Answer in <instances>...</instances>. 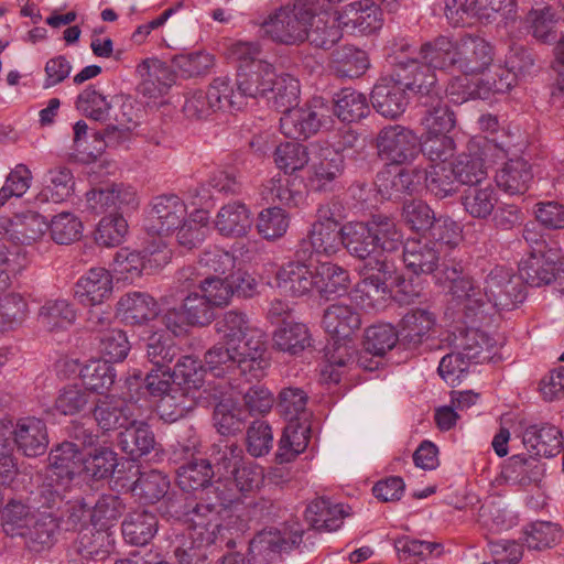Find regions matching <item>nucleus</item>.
<instances>
[{
	"label": "nucleus",
	"mask_w": 564,
	"mask_h": 564,
	"mask_svg": "<svg viewBox=\"0 0 564 564\" xmlns=\"http://www.w3.org/2000/svg\"><path fill=\"white\" fill-rule=\"evenodd\" d=\"M83 454L79 453L77 445L70 442H64L52 449L48 455L50 467L58 477L73 478L82 471Z\"/></svg>",
	"instance_id": "nucleus-59"
},
{
	"label": "nucleus",
	"mask_w": 564,
	"mask_h": 564,
	"mask_svg": "<svg viewBox=\"0 0 564 564\" xmlns=\"http://www.w3.org/2000/svg\"><path fill=\"white\" fill-rule=\"evenodd\" d=\"M229 90V79L227 77H218L213 80L206 91L195 90L189 93L183 106L185 116L194 119H204L218 110H230Z\"/></svg>",
	"instance_id": "nucleus-16"
},
{
	"label": "nucleus",
	"mask_w": 564,
	"mask_h": 564,
	"mask_svg": "<svg viewBox=\"0 0 564 564\" xmlns=\"http://www.w3.org/2000/svg\"><path fill=\"white\" fill-rule=\"evenodd\" d=\"M209 216L204 209H196L176 228L177 242L186 248L197 247L209 231Z\"/></svg>",
	"instance_id": "nucleus-57"
},
{
	"label": "nucleus",
	"mask_w": 564,
	"mask_h": 564,
	"mask_svg": "<svg viewBox=\"0 0 564 564\" xmlns=\"http://www.w3.org/2000/svg\"><path fill=\"white\" fill-rule=\"evenodd\" d=\"M238 350L241 349L234 345H226L225 341L215 344L205 354L206 372L216 378L225 377L237 369L241 372L240 360L247 355H241Z\"/></svg>",
	"instance_id": "nucleus-46"
},
{
	"label": "nucleus",
	"mask_w": 564,
	"mask_h": 564,
	"mask_svg": "<svg viewBox=\"0 0 564 564\" xmlns=\"http://www.w3.org/2000/svg\"><path fill=\"white\" fill-rule=\"evenodd\" d=\"M405 90H408L405 85L395 74L380 78L371 91L373 108L386 118H398L405 111L409 104Z\"/></svg>",
	"instance_id": "nucleus-22"
},
{
	"label": "nucleus",
	"mask_w": 564,
	"mask_h": 564,
	"mask_svg": "<svg viewBox=\"0 0 564 564\" xmlns=\"http://www.w3.org/2000/svg\"><path fill=\"white\" fill-rule=\"evenodd\" d=\"M83 433V445L91 447L83 455L82 470L95 479H106L112 476L118 466L117 453L110 446H95L97 438L93 432L79 431Z\"/></svg>",
	"instance_id": "nucleus-25"
},
{
	"label": "nucleus",
	"mask_w": 564,
	"mask_h": 564,
	"mask_svg": "<svg viewBox=\"0 0 564 564\" xmlns=\"http://www.w3.org/2000/svg\"><path fill=\"white\" fill-rule=\"evenodd\" d=\"M137 72L141 78L138 91L148 98L163 96L175 80L170 66L158 58L143 61L138 65Z\"/></svg>",
	"instance_id": "nucleus-26"
},
{
	"label": "nucleus",
	"mask_w": 564,
	"mask_h": 564,
	"mask_svg": "<svg viewBox=\"0 0 564 564\" xmlns=\"http://www.w3.org/2000/svg\"><path fill=\"white\" fill-rule=\"evenodd\" d=\"M395 76L401 78L406 89L421 95H430L436 86L435 70L417 58L398 55L393 58Z\"/></svg>",
	"instance_id": "nucleus-23"
},
{
	"label": "nucleus",
	"mask_w": 564,
	"mask_h": 564,
	"mask_svg": "<svg viewBox=\"0 0 564 564\" xmlns=\"http://www.w3.org/2000/svg\"><path fill=\"white\" fill-rule=\"evenodd\" d=\"M519 79L518 75L505 63L503 66L497 67L490 79L475 85H463V79L453 78L446 91L453 102L463 104L469 99H487L491 93H508L518 84Z\"/></svg>",
	"instance_id": "nucleus-11"
},
{
	"label": "nucleus",
	"mask_w": 564,
	"mask_h": 564,
	"mask_svg": "<svg viewBox=\"0 0 564 564\" xmlns=\"http://www.w3.org/2000/svg\"><path fill=\"white\" fill-rule=\"evenodd\" d=\"M341 25L340 15L336 18L325 11L316 13L312 9L306 41H310L315 47L328 50L341 39Z\"/></svg>",
	"instance_id": "nucleus-41"
},
{
	"label": "nucleus",
	"mask_w": 564,
	"mask_h": 564,
	"mask_svg": "<svg viewBox=\"0 0 564 564\" xmlns=\"http://www.w3.org/2000/svg\"><path fill=\"white\" fill-rule=\"evenodd\" d=\"M390 268L386 258H376L375 265L369 262L362 272V280L357 283L351 299L361 307L373 308L387 294V281Z\"/></svg>",
	"instance_id": "nucleus-19"
},
{
	"label": "nucleus",
	"mask_w": 564,
	"mask_h": 564,
	"mask_svg": "<svg viewBox=\"0 0 564 564\" xmlns=\"http://www.w3.org/2000/svg\"><path fill=\"white\" fill-rule=\"evenodd\" d=\"M440 253L435 242L423 239L408 240L403 246V262L413 274H430L436 269Z\"/></svg>",
	"instance_id": "nucleus-35"
},
{
	"label": "nucleus",
	"mask_w": 564,
	"mask_h": 564,
	"mask_svg": "<svg viewBox=\"0 0 564 564\" xmlns=\"http://www.w3.org/2000/svg\"><path fill=\"white\" fill-rule=\"evenodd\" d=\"M312 8L306 4L281 7L262 23L267 35L274 42L297 45L306 41Z\"/></svg>",
	"instance_id": "nucleus-5"
},
{
	"label": "nucleus",
	"mask_w": 564,
	"mask_h": 564,
	"mask_svg": "<svg viewBox=\"0 0 564 564\" xmlns=\"http://www.w3.org/2000/svg\"><path fill=\"white\" fill-rule=\"evenodd\" d=\"M112 293V275L105 268H91L74 286L75 299L85 306H95Z\"/></svg>",
	"instance_id": "nucleus-24"
},
{
	"label": "nucleus",
	"mask_w": 564,
	"mask_h": 564,
	"mask_svg": "<svg viewBox=\"0 0 564 564\" xmlns=\"http://www.w3.org/2000/svg\"><path fill=\"white\" fill-rule=\"evenodd\" d=\"M332 122L330 107L322 97H314L302 107L284 111L280 118L281 132L291 139H308Z\"/></svg>",
	"instance_id": "nucleus-4"
},
{
	"label": "nucleus",
	"mask_w": 564,
	"mask_h": 564,
	"mask_svg": "<svg viewBox=\"0 0 564 564\" xmlns=\"http://www.w3.org/2000/svg\"><path fill=\"white\" fill-rule=\"evenodd\" d=\"M323 325L333 337L351 339L361 327V316L351 304L337 302L324 311Z\"/></svg>",
	"instance_id": "nucleus-28"
},
{
	"label": "nucleus",
	"mask_w": 564,
	"mask_h": 564,
	"mask_svg": "<svg viewBox=\"0 0 564 564\" xmlns=\"http://www.w3.org/2000/svg\"><path fill=\"white\" fill-rule=\"evenodd\" d=\"M499 196L490 182H484L464 189L460 204L473 219H487L498 204Z\"/></svg>",
	"instance_id": "nucleus-33"
},
{
	"label": "nucleus",
	"mask_w": 564,
	"mask_h": 564,
	"mask_svg": "<svg viewBox=\"0 0 564 564\" xmlns=\"http://www.w3.org/2000/svg\"><path fill=\"white\" fill-rule=\"evenodd\" d=\"M343 235L344 247L350 256L360 260L369 259L372 265L376 258H383L377 250L366 221L344 225Z\"/></svg>",
	"instance_id": "nucleus-42"
},
{
	"label": "nucleus",
	"mask_w": 564,
	"mask_h": 564,
	"mask_svg": "<svg viewBox=\"0 0 564 564\" xmlns=\"http://www.w3.org/2000/svg\"><path fill=\"white\" fill-rule=\"evenodd\" d=\"M381 10L371 0H361L347 4L340 13L343 26L360 33H372L381 28Z\"/></svg>",
	"instance_id": "nucleus-34"
},
{
	"label": "nucleus",
	"mask_w": 564,
	"mask_h": 564,
	"mask_svg": "<svg viewBox=\"0 0 564 564\" xmlns=\"http://www.w3.org/2000/svg\"><path fill=\"white\" fill-rule=\"evenodd\" d=\"M10 431L12 449L14 446L28 457L41 456L46 452L48 436L46 424L37 417H22L13 427L11 422L0 421Z\"/></svg>",
	"instance_id": "nucleus-17"
},
{
	"label": "nucleus",
	"mask_w": 564,
	"mask_h": 564,
	"mask_svg": "<svg viewBox=\"0 0 564 564\" xmlns=\"http://www.w3.org/2000/svg\"><path fill=\"white\" fill-rule=\"evenodd\" d=\"M94 419L105 432L123 429L132 422L133 403L116 397L99 399L94 406Z\"/></svg>",
	"instance_id": "nucleus-31"
},
{
	"label": "nucleus",
	"mask_w": 564,
	"mask_h": 564,
	"mask_svg": "<svg viewBox=\"0 0 564 564\" xmlns=\"http://www.w3.org/2000/svg\"><path fill=\"white\" fill-rule=\"evenodd\" d=\"M343 227L334 217L332 207L326 204L317 209V220L313 224L308 236L312 252L333 256L344 246Z\"/></svg>",
	"instance_id": "nucleus-20"
},
{
	"label": "nucleus",
	"mask_w": 564,
	"mask_h": 564,
	"mask_svg": "<svg viewBox=\"0 0 564 564\" xmlns=\"http://www.w3.org/2000/svg\"><path fill=\"white\" fill-rule=\"evenodd\" d=\"M366 224L378 252H393L403 245V234L392 217L377 214Z\"/></svg>",
	"instance_id": "nucleus-48"
},
{
	"label": "nucleus",
	"mask_w": 564,
	"mask_h": 564,
	"mask_svg": "<svg viewBox=\"0 0 564 564\" xmlns=\"http://www.w3.org/2000/svg\"><path fill=\"white\" fill-rule=\"evenodd\" d=\"M377 148L384 159L394 164H404L413 161L420 153V141L411 129L393 124L379 132Z\"/></svg>",
	"instance_id": "nucleus-14"
},
{
	"label": "nucleus",
	"mask_w": 564,
	"mask_h": 564,
	"mask_svg": "<svg viewBox=\"0 0 564 564\" xmlns=\"http://www.w3.org/2000/svg\"><path fill=\"white\" fill-rule=\"evenodd\" d=\"M315 272L302 262H289L276 272V284L286 296H303L315 289Z\"/></svg>",
	"instance_id": "nucleus-32"
},
{
	"label": "nucleus",
	"mask_w": 564,
	"mask_h": 564,
	"mask_svg": "<svg viewBox=\"0 0 564 564\" xmlns=\"http://www.w3.org/2000/svg\"><path fill=\"white\" fill-rule=\"evenodd\" d=\"M216 332L226 345H234L247 357L241 362V375L246 380H259L265 375L269 366L267 357L265 335L251 327L247 315L238 311L226 312L215 324Z\"/></svg>",
	"instance_id": "nucleus-1"
},
{
	"label": "nucleus",
	"mask_w": 564,
	"mask_h": 564,
	"mask_svg": "<svg viewBox=\"0 0 564 564\" xmlns=\"http://www.w3.org/2000/svg\"><path fill=\"white\" fill-rule=\"evenodd\" d=\"M481 295L484 303L474 310H467L469 314L476 315L477 311H484L487 304L499 311H509L525 299L520 280L503 267H496L489 272Z\"/></svg>",
	"instance_id": "nucleus-8"
},
{
	"label": "nucleus",
	"mask_w": 564,
	"mask_h": 564,
	"mask_svg": "<svg viewBox=\"0 0 564 564\" xmlns=\"http://www.w3.org/2000/svg\"><path fill=\"white\" fill-rule=\"evenodd\" d=\"M425 186L437 198L453 196L458 188V180L452 163L431 164L424 171Z\"/></svg>",
	"instance_id": "nucleus-53"
},
{
	"label": "nucleus",
	"mask_w": 564,
	"mask_h": 564,
	"mask_svg": "<svg viewBox=\"0 0 564 564\" xmlns=\"http://www.w3.org/2000/svg\"><path fill=\"white\" fill-rule=\"evenodd\" d=\"M155 437L151 427L134 416L118 435V445L130 459L137 460L151 453L155 447Z\"/></svg>",
	"instance_id": "nucleus-30"
},
{
	"label": "nucleus",
	"mask_w": 564,
	"mask_h": 564,
	"mask_svg": "<svg viewBox=\"0 0 564 564\" xmlns=\"http://www.w3.org/2000/svg\"><path fill=\"white\" fill-rule=\"evenodd\" d=\"M34 520V511L19 500L9 501L1 512V522L8 535H24Z\"/></svg>",
	"instance_id": "nucleus-63"
},
{
	"label": "nucleus",
	"mask_w": 564,
	"mask_h": 564,
	"mask_svg": "<svg viewBox=\"0 0 564 564\" xmlns=\"http://www.w3.org/2000/svg\"><path fill=\"white\" fill-rule=\"evenodd\" d=\"M563 435L554 425H531L523 434L524 444L538 456L554 457L562 449Z\"/></svg>",
	"instance_id": "nucleus-47"
},
{
	"label": "nucleus",
	"mask_w": 564,
	"mask_h": 564,
	"mask_svg": "<svg viewBox=\"0 0 564 564\" xmlns=\"http://www.w3.org/2000/svg\"><path fill=\"white\" fill-rule=\"evenodd\" d=\"M455 72L464 75L463 85L469 76L484 74L495 58L494 46L484 37L465 34L456 40Z\"/></svg>",
	"instance_id": "nucleus-10"
},
{
	"label": "nucleus",
	"mask_w": 564,
	"mask_h": 564,
	"mask_svg": "<svg viewBox=\"0 0 564 564\" xmlns=\"http://www.w3.org/2000/svg\"><path fill=\"white\" fill-rule=\"evenodd\" d=\"M334 70L340 77L355 78L362 75L369 66L365 51L354 46H344L334 54Z\"/></svg>",
	"instance_id": "nucleus-62"
},
{
	"label": "nucleus",
	"mask_w": 564,
	"mask_h": 564,
	"mask_svg": "<svg viewBox=\"0 0 564 564\" xmlns=\"http://www.w3.org/2000/svg\"><path fill=\"white\" fill-rule=\"evenodd\" d=\"M274 68L268 62H253L250 65L238 67L236 90L230 85L229 106L230 111L241 110L246 100L268 97L272 90Z\"/></svg>",
	"instance_id": "nucleus-7"
},
{
	"label": "nucleus",
	"mask_w": 564,
	"mask_h": 564,
	"mask_svg": "<svg viewBox=\"0 0 564 564\" xmlns=\"http://www.w3.org/2000/svg\"><path fill=\"white\" fill-rule=\"evenodd\" d=\"M335 115L343 122H357L370 112L366 95L352 88L341 89L335 98Z\"/></svg>",
	"instance_id": "nucleus-52"
},
{
	"label": "nucleus",
	"mask_w": 564,
	"mask_h": 564,
	"mask_svg": "<svg viewBox=\"0 0 564 564\" xmlns=\"http://www.w3.org/2000/svg\"><path fill=\"white\" fill-rule=\"evenodd\" d=\"M273 341L279 350L297 355L311 345V335L305 324L290 321L275 329Z\"/></svg>",
	"instance_id": "nucleus-51"
},
{
	"label": "nucleus",
	"mask_w": 564,
	"mask_h": 564,
	"mask_svg": "<svg viewBox=\"0 0 564 564\" xmlns=\"http://www.w3.org/2000/svg\"><path fill=\"white\" fill-rule=\"evenodd\" d=\"M456 40L438 35L424 42L419 48V56L434 70L444 73L455 72Z\"/></svg>",
	"instance_id": "nucleus-36"
},
{
	"label": "nucleus",
	"mask_w": 564,
	"mask_h": 564,
	"mask_svg": "<svg viewBox=\"0 0 564 564\" xmlns=\"http://www.w3.org/2000/svg\"><path fill=\"white\" fill-rule=\"evenodd\" d=\"M348 513L344 505L332 503L329 499L316 498L305 510V520L317 531H336Z\"/></svg>",
	"instance_id": "nucleus-38"
},
{
	"label": "nucleus",
	"mask_w": 564,
	"mask_h": 564,
	"mask_svg": "<svg viewBox=\"0 0 564 564\" xmlns=\"http://www.w3.org/2000/svg\"><path fill=\"white\" fill-rule=\"evenodd\" d=\"M91 403L88 390L78 383L66 384L59 389L54 402V409L63 415H75Z\"/></svg>",
	"instance_id": "nucleus-64"
},
{
	"label": "nucleus",
	"mask_w": 564,
	"mask_h": 564,
	"mask_svg": "<svg viewBox=\"0 0 564 564\" xmlns=\"http://www.w3.org/2000/svg\"><path fill=\"white\" fill-rule=\"evenodd\" d=\"M519 275L530 286L554 284L558 292L564 293V254L546 241H536V246L520 261Z\"/></svg>",
	"instance_id": "nucleus-2"
},
{
	"label": "nucleus",
	"mask_w": 564,
	"mask_h": 564,
	"mask_svg": "<svg viewBox=\"0 0 564 564\" xmlns=\"http://www.w3.org/2000/svg\"><path fill=\"white\" fill-rule=\"evenodd\" d=\"M495 180L501 191L518 195L529 189L533 173L531 165L524 159H511L497 171Z\"/></svg>",
	"instance_id": "nucleus-37"
},
{
	"label": "nucleus",
	"mask_w": 564,
	"mask_h": 564,
	"mask_svg": "<svg viewBox=\"0 0 564 564\" xmlns=\"http://www.w3.org/2000/svg\"><path fill=\"white\" fill-rule=\"evenodd\" d=\"M268 191L273 202L286 207H299L304 203L302 181L290 175H278L270 180Z\"/></svg>",
	"instance_id": "nucleus-58"
},
{
	"label": "nucleus",
	"mask_w": 564,
	"mask_h": 564,
	"mask_svg": "<svg viewBox=\"0 0 564 564\" xmlns=\"http://www.w3.org/2000/svg\"><path fill=\"white\" fill-rule=\"evenodd\" d=\"M186 215V204L178 196H158L148 213L145 229L151 235H169L178 228Z\"/></svg>",
	"instance_id": "nucleus-18"
},
{
	"label": "nucleus",
	"mask_w": 564,
	"mask_h": 564,
	"mask_svg": "<svg viewBox=\"0 0 564 564\" xmlns=\"http://www.w3.org/2000/svg\"><path fill=\"white\" fill-rule=\"evenodd\" d=\"M138 204L137 192L123 184L93 188L86 193V209L95 215H122L135 209Z\"/></svg>",
	"instance_id": "nucleus-15"
},
{
	"label": "nucleus",
	"mask_w": 564,
	"mask_h": 564,
	"mask_svg": "<svg viewBox=\"0 0 564 564\" xmlns=\"http://www.w3.org/2000/svg\"><path fill=\"white\" fill-rule=\"evenodd\" d=\"M118 315L130 324H142L153 319L159 313L154 297L144 292H129L117 303Z\"/></svg>",
	"instance_id": "nucleus-39"
},
{
	"label": "nucleus",
	"mask_w": 564,
	"mask_h": 564,
	"mask_svg": "<svg viewBox=\"0 0 564 564\" xmlns=\"http://www.w3.org/2000/svg\"><path fill=\"white\" fill-rule=\"evenodd\" d=\"M433 273L435 283L446 289L454 299L464 303L466 310H474L475 306L484 303L481 290L469 276L464 275L462 261L444 260L440 267L436 265Z\"/></svg>",
	"instance_id": "nucleus-12"
},
{
	"label": "nucleus",
	"mask_w": 564,
	"mask_h": 564,
	"mask_svg": "<svg viewBox=\"0 0 564 564\" xmlns=\"http://www.w3.org/2000/svg\"><path fill=\"white\" fill-rule=\"evenodd\" d=\"M14 271L7 254V248L0 240V332L12 330L28 316V303L19 293L6 292Z\"/></svg>",
	"instance_id": "nucleus-13"
},
{
	"label": "nucleus",
	"mask_w": 564,
	"mask_h": 564,
	"mask_svg": "<svg viewBox=\"0 0 564 564\" xmlns=\"http://www.w3.org/2000/svg\"><path fill=\"white\" fill-rule=\"evenodd\" d=\"M252 225L251 213L242 203L232 202L224 205L217 213L215 227L226 237L247 235Z\"/></svg>",
	"instance_id": "nucleus-43"
},
{
	"label": "nucleus",
	"mask_w": 564,
	"mask_h": 564,
	"mask_svg": "<svg viewBox=\"0 0 564 564\" xmlns=\"http://www.w3.org/2000/svg\"><path fill=\"white\" fill-rule=\"evenodd\" d=\"M229 510L225 506V499L217 490L205 491L198 501H188L184 507V522L186 531H200L202 535L213 532L214 540L225 529L223 519Z\"/></svg>",
	"instance_id": "nucleus-6"
},
{
	"label": "nucleus",
	"mask_w": 564,
	"mask_h": 564,
	"mask_svg": "<svg viewBox=\"0 0 564 564\" xmlns=\"http://www.w3.org/2000/svg\"><path fill=\"white\" fill-rule=\"evenodd\" d=\"M39 319L50 332L70 327L76 319V312L64 299L48 300L40 308Z\"/></svg>",
	"instance_id": "nucleus-55"
},
{
	"label": "nucleus",
	"mask_w": 564,
	"mask_h": 564,
	"mask_svg": "<svg viewBox=\"0 0 564 564\" xmlns=\"http://www.w3.org/2000/svg\"><path fill=\"white\" fill-rule=\"evenodd\" d=\"M180 348L174 337L166 330L153 332L147 339V356L153 366L170 368V364L178 356Z\"/></svg>",
	"instance_id": "nucleus-54"
},
{
	"label": "nucleus",
	"mask_w": 564,
	"mask_h": 564,
	"mask_svg": "<svg viewBox=\"0 0 564 564\" xmlns=\"http://www.w3.org/2000/svg\"><path fill=\"white\" fill-rule=\"evenodd\" d=\"M452 164L459 184L469 187L487 182L488 171L481 155L460 153Z\"/></svg>",
	"instance_id": "nucleus-61"
},
{
	"label": "nucleus",
	"mask_w": 564,
	"mask_h": 564,
	"mask_svg": "<svg viewBox=\"0 0 564 564\" xmlns=\"http://www.w3.org/2000/svg\"><path fill=\"white\" fill-rule=\"evenodd\" d=\"M74 177L67 167L51 169L44 180V186L37 198L41 202L61 203L73 192Z\"/></svg>",
	"instance_id": "nucleus-56"
},
{
	"label": "nucleus",
	"mask_w": 564,
	"mask_h": 564,
	"mask_svg": "<svg viewBox=\"0 0 564 564\" xmlns=\"http://www.w3.org/2000/svg\"><path fill=\"white\" fill-rule=\"evenodd\" d=\"M144 384L152 397L160 398L158 408L162 417L176 421L193 409V399L176 386L170 368L151 370L144 378Z\"/></svg>",
	"instance_id": "nucleus-3"
},
{
	"label": "nucleus",
	"mask_w": 564,
	"mask_h": 564,
	"mask_svg": "<svg viewBox=\"0 0 564 564\" xmlns=\"http://www.w3.org/2000/svg\"><path fill=\"white\" fill-rule=\"evenodd\" d=\"M214 470L205 458L185 463L176 469V482L183 491L202 490L200 496L208 490H217L210 486Z\"/></svg>",
	"instance_id": "nucleus-49"
},
{
	"label": "nucleus",
	"mask_w": 564,
	"mask_h": 564,
	"mask_svg": "<svg viewBox=\"0 0 564 564\" xmlns=\"http://www.w3.org/2000/svg\"><path fill=\"white\" fill-rule=\"evenodd\" d=\"M171 373L176 386L182 387L188 399H193V408L196 404H207L210 401H216L225 394L221 386L206 382V369L193 356L181 357Z\"/></svg>",
	"instance_id": "nucleus-9"
},
{
	"label": "nucleus",
	"mask_w": 564,
	"mask_h": 564,
	"mask_svg": "<svg viewBox=\"0 0 564 564\" xmlns=\"http://www.w3.org/2000/svg\"><path fill=\"white\" fill-rule=\"evenodd\" d=\"M124 541L131 545H147L158 532V518L147 510L130 512L121 523Z\"/></svg>",
	"instance_id": "nucleus-45"
},
{
	"label": "nucleus",
	"mask_w": 564,
	"mask_h": 564,
	"mask_svg": "<svg viewBox=\"0 0 564 564\" xmlns=\"http://www.w3.org/2000/svg\"><path fill=\"white\" fill-rule=\"evenodd\" d=\"M215 542L213 532L203 536L200 531H186L174 555L178 564H206Z\"/></svg>",
	"instance_id": "nucleus-44"
},
{
	"label": "nucleus",
	"mask_w": 564,
	"mask_h": 564,
	"mask_svg": "<svg viewBox=\"0 0 564 564\" xmlns=\"http://www.w3.org/2000/svg\"><path fill=\"white\" fill-rule=\"evenodd\" d=\"M496 344L495 338L478 328L460 330L453 339V348L470 365L490 360Z\"/></svg>",
	"instance_id": "nucleus-29"
},
{
	"label": "nucleus",
	"mask_w": 564,
	"mask_h": 564,
	"mask_svg": "<svg viewBox=\"0 0 564 564\" xmlns=\"http://www.w3.org/2000/svg\"><path fill=\"white\" fill-rule=\"evenodd\" d=\"M115 536L112 531L88 525L83 528L74 542V552L86 561H102L113 550Z\"/></svg>",
	"instance_id": "nucleus-27"
},
{
	"label": "nucleus",
	"mask_w": 564,
	"mask_h": 564,
	"mask_svg": "<svg viewBox=\"0 0 564 564\" xmlns=\"http://www.w3.org/2000/svg\"><path fill=\"white\" fill-rule=\"evenodd\" d=\"M85 388L89 391L104 393L115 383V368L108 361L89 360L79 371Z\"/></svg>",
	"instance_id": "nucleus-60"
},
{
	"label": "nucleus",
	"mask_w": 564,
	"mask_h": 564,
	"mask_svg": "<svg viewBox=\"0 0 564 564\" xmlns=\"http://www.w3.org/2000/svg\"><path fill=\"white\" fill-rule=\"evenodd\" d=\"M303 529L297 521L286 522L282 528H268L259 532L250 542L252 553L269 556L292 550L302 542Z\"/></svg>",
	"instance_id": "nucleus-21"
},
{
	"label": "nucleus",
	"mask_w": 564,
	"mask_h": 564,
	"mask_svg": "<svg viewBox=\"0 0 564 564\" xmlns=\"http://www.w3.org/2000/svg\"><path fill=\"white\" fill-rule=\"evenodd\" d=\"M435 316L427 310H412L401 319L400 329L397 330L400 341L414 348L429 338L430 332L435 325Z\"/></svg>",
	"instance_id": "nucleus-40"
},
{
	"label": "nucleus",
	"mask_w": 564,
	"mask_h": 564,
	"mask_svg": "<svg viewBox=\"0 0 564 564\" xmlns=\"http://www.w3.org/2000/svg\"><path fill=\"white\" fill-rule=\"evenodd\" d=\"M310 438V427L299 421L289 422L284 427L279 448L275 454L279 464L290 463L303 453Z\"/></svg>",
	"instance_id": "nucleus-50"
}]
</instances>
